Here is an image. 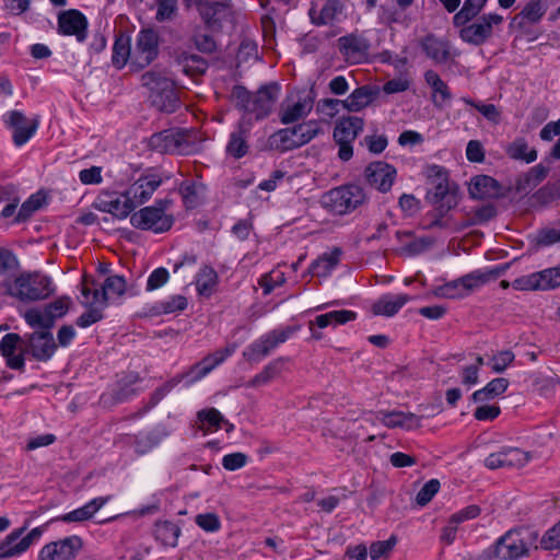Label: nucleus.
Listing matches in <instances>:
<instances>
[{
  "mask_svg": "<svg viewBox=\"0 0 560 560\" xmlns=\"http://www.w3.org/2000/svg\"><path fill=\"white\" fill-rule=\"evenodd\" d=\"M30 347L33 357L39 361L49 360L56 351V343L49 331L33 332L30 337Z\"/></svg>",
  "mask_w": 560,
  "mask_h": 560,
  "instance_id": "72a5a7b5",
  "label": "nucleus"
},
{
  "mask_svg": "<svg viewBox=\"0 0 560 560\" xmlns=\"http://www.w3.org/2000/svg\"><path fill=\"white\" fill-rule=\"evenodd\" d=\"M132 47L130 38L125 35H120L116 38L113 46L112 63L115 68L121 69L128 62L131 66Z\"/></svg>",
  "mask_w": 560,
  "mask_h": 560,
  "instance_id": "de8ad7c7",
  "label": "nucleus"
},
{
  "mask_svg": "<svg viewBox=\"0 0 560 560\" xmlns=\"http://www.w3.org/2000/svg\"><path fill=\"white\" fill-rule=\"evenodd\" d=\"M176 65L184 74L191 78L202 74L208 67L203 58L188 52H180L176 58Z\"/></svg>",
  "mask_w": 560,
  "mask_h": 560,
  "instance_id": "a19ab883",
  "label": "nucleus"
},
{
  "mask_svg": "<svg viewBox=\"0 0 560 560\" xmlns=\"http://www.w3.org/2000/svg\"><path fill=\"white\" fill-rule=\"evenodd\" d=\"M433 294L436 298H444V299H462L467 296L464 288L462 287L460 279H456L450 282H446L442 285H436L433 289Z\"/></svg>",
  "mask_w": 560,
  "mask_h": 560,
  "instance_id": "6e6d98bb",
  "label": "nucleus"
},
{
  "mask_svg": "<svg viewBox=\"0 0 560 560\" xmlns=\"http://www.w3.org/2000/svg\"><path fill=\"white\" fill-rule=\"evenodd\" d=\"M375 420L387 428H402L412 430L420 427L421 419L411 412L380 410L375 413Z\"/></svg>",
  "mask_w": 560,
  "mask_h": 560,
  "instance_id": "c756f323",
  "label": "nucleus"
},
{
  "mask_svg": "<svg viewBox=\"0 0 560 560\" xmlns=\"http://www.w3.org/2000/svg\"><path fill=\"white\" fill-rule=\"evenodd\" d=\"M469 195L475 199H492L501 194V187L495 179L487 175H478L470 179Z\"/></svg>",
  "mask_w": 560,
  "mask_h": 560,
  "instance_id": "473e14b6",
  "label": "nucleus"
},
{
  "mask_svg": "<svg viewBox=\"0 0 560 560\" xmlns=\"http://www.w3.org/2000/svg\"><path fill=\"white\" fill-rule=\"evenodd\" d=\"M295 128L299 132V139L302 141L303 145L322 132L320 124L317 120L305 121L295 126Z\"/></svg>",
  "mask_w": 560,
  "mask_h": 560,
  "instance_id": "0e129e2a",
  "label": "nucleus"
},
{
  "mask_svg": "<svg viewBox=\"0 0 560 560\" xmlns=\"http://www.w3.org/2000/svg\"><path fill=\"white\" fill-rule=\"evenodd\" d=\"M425 175L431 179L427 199L431 203H439L448 194V179L445 170L440 165H430L425 168Z\"/></svg>",
  "mask_w": 560,
  "mask_h": 560,
  "instance_id": "c85d7f7f",
  "label": "nucleus"
},
{
  "mask_svg": "<svg viewBox=\"0 0 560 560\" xmlns=\"http://www.w3.org/2000/svg\"><path fill=\"white\" fill-rule=\"evenodd\" d=\"M2 122L12 131V140L16 147H23L36 133L39 127L37 116L26 117L20 110H9L2 115Z\"/></svg>",
  "mask_w": 560,
  "mask_h": 560,
  "instance_id": "f8f14e48",
  "label": "nucleus"
},
{
  "mask_svg": "<svg viewBox=\"0 0 560 560\" xmlns=\"http://www.w3.org/2000/svg\"><path fill=\"white\" fill-rule=\"evenodd\" d=\"M132 47L131 68L141 70L149 66L159 52V35L153 30H141Z\"/></svg>",
  "mask_w": 560,
  "mask_h": 560,
  "instance_id": "ddd939ff",
  "label": "nucleus"
},
{
  "mask_svg": "<svg viewBox=\"0 0 560 560\" xmlns=\"http://www.w3.org/2000/svg\"><path fill=\"white\" fill-rule=\"evenodd\" d=\"M203 21L212 28H218L232 21L233 11L226 0H200L197 4Z\"/></svg>",
  "mask_w": 560,
  "mask_h": 560,
  "instance_id": "4be33fe9",
  "label": "nucleus"
},
{
  "mask_svg": "<svg viewBox=\"0 0 560 560\" xmlns=\"http://www.w3.org/2000/svg\"><path fill=\"white\" fill-rule=\"evenodd\" d=\"M396 542L397 540L394 536L386 540L374 541L369 548V556L371 560H380L381 558L388 557Z\"/></svg>",
  "mask_w": 560,
  "mask_h": 560,
  "instance_id": "680f3d73",
  "label": "nucleus"
},
{
  "mask_svg": "<svg viewBox=\"0 0 560 560\" xmlns=\"http://www.w3.org/2000/svg\"><path fill=\"white\" fill-rule=\"evenodd\" d=\"M376 95V91L369 86L363 85L353 90L350 95L342 100L343 109L357 113L368 107Z\"/></svg>",
  "mask_w": 560,
  "mask_h": 560,
  "instance_id": "4c0bfd02",
  "label": "nucleus"
},
{
  "mask_svg": "<svg viewBox=\"0 0 560 560\" xmlns=\"http://www.w3.org/2000/svg\"><path fill=\"white\" fill-rule=\"evenodd\" d=\"M171 206L170 199L155 200L153 205L135 211L130 217V223L138 230L155 234L165 233L174 224V215L170 212Z\"/></svg>",
  "mask_w": 560,
  "mask_h": 560,
  "instance_id": "f03ea898",
  "label": "nucleus"
},
{
  "mask_svg": "<svg viewBox=\"0 0 560 560\" xmlns=\"http://www.w3.org/2000/svg\"><path fill=\"white\" fill-rule=\"evenodd\" d=\"M364 121L360 117H342L336 124L334 139L337 143H352L362 131Z\"/></svg>",
  "mask_w": 560,
  "mask_h": 560,
  "instance_id": "2f4dec72",
  "label": "nucleus"
},
{
  "mask_svg": "<svg viewBox=\"0 0 560 560\" xmlns=\"http://www.w3.org/2000/svg\"><path fill=\"white\" fill-rule=\"evenodd\" d=\"M88 20L79 10H67L58 15V32L65 36H75L78 42L86 38Z\"/></svg>",
  "mask_w": 560,
  "mask_h": 560,
  "instance_id": "5701e85b",
  "label": "nucleus"
},
{
  "mask_svg": "<svg viewBox=\"0 0 560 560\" xmlns=\"http://www.w3.org/2000/svg\"><path fill=\"white\" fill-rule=\"evenodd\" d=\"M506 153L510 158L526 163H532L537 159L536 150L530 149L524 138H517L511 142L506 149Z\"/></svg>",
  "mask_w": 560,
  "mask_h": 560,
  "instance_id": "864d4df0",
  "label": "nucleus"
},
{
  "mask_svg": "<svg viewBox=\"0 0 560 560\" xmlns=\"http://www.w3.org/2000/svg\"><path fill=\"white\" fill-rule=\"evenodd\" d=\"M364 200V192L358 186H341L326 192L322 205L334 214H346L353 211Z\"/></svg>",
  "mask_w": 560,
  "mask_h": 560,
  "instance_id": "6e6552de",
  "label": "nucleus"
},
{
  "mask_svg": "<svg viewBox=\"0 0 560 560\" xmlns=\"http://www.w3.org/2000/svg\"><path fill=\"white\" fill-rule=\"evenodd\" d=\"M188 305L187 298L182 294L166 296L148 306L151 316L172 315L184 311Z\"/></svg>",
  "mask_w": 560,
  "mask_h": 560,
  "instance_id": "f704fd0d",
  "label": "nucleus"
},
{
  "mask_svg": "<svg viewBox=\"0 0 560 560\" xmlns=\"http://www.w3.org/2000/svg\"><path fill=\"white\" fill-rule=\"evenodd\" d=\"M26 527L12 530L0 541V559L15 558L25 553L37 544L43 535L40 527H35L25 534Z\"/></svg>",
  "mask_w": 560,
  "mask_h": 560,
  "instance_id": "9b49d317",
  "label": "nucleus"
},
{
  "mask_svg": "<svg viewBox=\"0 0 560 560\" xmlns=\"http://www.w3.org/2000/svg\"><path fill=\"white\" fill-rule=\"evenodd\" d=\"M313 98L307 94L289 97L281 108V122L291 124L306 117L313 109Z\"/></svg>",
  "mask_w": 560,
  "mask_h": 560,
  "instance_id": "393cba45",
  "label": "nucleus"
},
{
  "mask_svg": "<svg viewBox=\"0 0 560 560\" xmlns=\"http://www.w3.org/2000/svg\"><path fill=\"white\" fill-rule=\"evenodd\" d=\"M301 325L280 326L269 332L260 336L250 343L244 351L243 357L248 362H259L266 358L273 349L284 343L298 331Z\"/></svg>",
  "mask_w": 560,
  "mask_h": 560,
  "instance_id": "423d86ee",
  "label": "nucleus"
},
{
  "mask_svg": "<svg viewBox=\"0 0 560 560\" xmlns=\"http://www.w3.org/2000/svg\"><path fill=\"white\" fill-rule=\"evenodd\" d=\"M365 175L371 186L386 192L393 186L396 177V170L393 165L378 161L371 163L366 167Z\"/></svg>",
  "mask_w": 560,
  "mask_h": 560,
  "instance_id": "a878e982",
  "label": "nucleus"
},
{
  "mask_svg": "<svg viewBox=\"0 0 560 560\" xmlns=\"http://www.w3.org/2000/svg\"><path fill=\"white\" fill-rule=\"evenodd\" d=\"M125 292V278L117 275L109 276L100 289H91L84 283L81 290V303L106 306L108 303L119 300Z\"/></svg>",
  "mask_w": 560,
  "mask_h": 560,
  "instance_id": "9d476101",
  "label": "nucleus"
},
{
  "mask_svg": "<svg viewBox=\"0 0 560 560\" xmlns=\"http://www.w3.org/2000/svg\"><path fill=\"white\" fill-rule=\"evenodd\" d=\"M109 497L94 498L86 502L84 505L63 514L60 516V520L66 523H79L90 520L109 501Z\"/></svg>",
  "mask_w": 560,
  "mask_h": 560,
  "instance_id": "c9c22d12",
  "label": "nucleus"
},
{
  "mask_svg": "<svg viewBox=\"0 0 560 560\" xmlns=\"http://www.w3.org/2000/svg\"><path fill=\"white\" fill-rule=\"evenodd\" d=\"M509 387V381L498 377L490 381L485 387L476 390L471 398L475 402H485L503 395Z\"/></svg>",
  "mask_w": 560,
  "mask_h": 560,
  "instance_id": "a18cd8bd",
  "label": "nucleus"
},
{
  "mask_svg": "<svg viewBox=\"0 0 560 560\" xmlns=\"http://www.w3.org/2000/svg\"><path fill=\"white\" fill-rule=\"evenodd\" d=\"M270 144L276 150L282 152L303 145L302 141L299 139V132L295 126L292 128H283L275 132L270 137Z\"/></svg>",
  "mask_w": 560,
  "mask_h": 560,
  "instance_id": "58836bf2",
  "label": "nucleus"
},
{
  "mask_svg": "<svg viewBox=\"0 0 560 560\" xmlns=\"http://www.w3.org/2000/svg\"><path fill=\"white\" fill-rule=\"evenodd\" d=\"M89 307L86 312H84L78 319L77 325L81 328H88L94 323L101 320L103 318L102 311L105 306L96 305V304H83Z\"/></svg>",
  "mask_w": 560,
  "mask_h": 560,
  "instance_id": "e2e57ef3",
  "label": "nucleus"
},
{
  "mask_svg": "<svg viewBox=\"0 0 560 560\" xmlns=\"http://www.w3.org/2000/svg\"><path fill=\"white\" fill-rule=\"evenodd\" d=\"M411 300L412 298L406 293L384 294L373 303L372 313L377 316L392 317Z\"/></svg>",
  "mask_w": 560,
  "mask_h": 560,
  "instance_id": "7c9ffc66",
  "label": "nucleus"
},
{
  "mask_svg": "<svg viewBox=\"0 0 560 560\" xmlns=\"http://www.w3.org/2000/svg\"><path fill=\"white\" fill-rule=\"evenodd\" d=\"M515 360V354L511 350H502L494 354H492L487 364L491 368V370L494 373H502L504 372L509 366L512 365V363Z\"/></svg>",
  "mask_w": 560,
  "mask_h": 560,
  "instance_id": "13d9d810",
  "label": "nucleus"
},
{
  "mask_svg": "<svg viewBox=\"0 0 560 560\" xmlns=\"http://www.w3.org/2000/svg\"><path fill=\"white\" fill-rule=\"evenodd\" d=\"M81 547V538L70 536L43 546L38 552V560H72Z\"/></svg>",
  "mask_w": 560,
  "mask_h": 560,
  "instance_id": "412c9836",
  "label": "nucleus"
},
{
  "mask_svg": "<svg viewBox=\"0 0 560 560\" xmlns=\"http://www.w3.org/2000/svg\"><path fill=\"white\" fill-rule=\"evenodd\" d=\"M308 16L316 26H335L347 19L345 4L339 0H326L323 3L313 2Z\"/></svg>",
  "mask_w": 560,
  "mask_h": 560,
  "instance_id": "f3484780",
  "label": "nucleus"
},
{
  "mask_svg": "<svg viewBox=\"0 0 560 560\" xmlns=\"http://www.w3.org/2000/svg\"><path fill=\"white\" fill-rule=\"evenodd\" d=\"M195 523L207 533H217L221 529V520L217 513L208 512L197 514Z\"/></svg>",
  "mask_w": 560,
  "mask_h": 560,
  "instance_id": "052dcab7",
  "label": "nucleus"
},
{
  "mask_svg": "<svg viewBox=\"0 0 560 560\" xmlns=\"http://www.w3.org/2000/svg\"><path fill=\"white\" fill-rule=\"evenodd\" d=\"M279 96V88L275 84L264 86L256 93H249L242 86H235L232 98L235 105L244 112L245 122L253 116L256 120L267 117Z\"/></svg>",
  "mask_w": 560,
  "mask_h": 560,
  "instance_id": "f257e3e1",
  "label": "nucleus"
},
{
  "mask_svg": "<svg viewBox=\"0 0 560 560\" xmlns=\"http://www.w3.org/2000/svg\"><path fill=\"white\" fill-rule=\"evenodd\" d=\"M199 428L205 433L218 431L223 423H228L221 412L215 408L202 409L197 413Z\"/></svg>",
  "mask_w": 560,
  "mask_h": 560,
  "instance_id": "09e8293b",
  "label": "nucleus"
},
{
  "mask_svg": "<svg viewBox=\"0 0 560 560\" xmlns=\"http://www.w3.org/2000/svg\"><path fill=\"white\" fill-rule=\"evenodd\" d=\"M170 279V273L166 268L159 267L154 269L148 277L145 289L147 291H154L162 288Z\"/></svg>",
  "mask_w": 560,
  "mask_h": 560,
  "instance_id": "774afa93",
  "label": "nucleus"
},
{
  "mask_svg": "<svg viewBox=\"0 0 560 560\" xmlns=\"http://www.w3.org/2000/svg\"><path fill=\"white\" fill-rule=\"evenodd\" d=\"M177 11V0H156L155 19L159 22L173 19Z\"/></svg>",
  "mask_w": 560,
  "mask_h": 560,
  "instance_id": "338daca9",
  "label": "nucleus"
},
{
  "mask_svg": "<svg viewBox=\"0 0 560 560\" xmlns=\"http://www.w3.org/2000/svg\"><path fill=\"white\" fill-rule=\"evenodd\" d=\"M488 0H465L462 9L454 15L456 26L465 25L472 21L486 7Z\"/></svg>",
  "mask_w": 560,
  "mask_h": 560,
  "instance_id": "3c124183",
  "label": "nucleus"
},
{
  "mask_svg": "<svg viewBox=\"0 0 560 560\" xmlns=\"http://www.w3.org/2000/svg\"><path fill=\"white\" fill-rule=\"evenodd\" d=\"M19 268L16 255L4 247H0V275H8Z\"/></svg>",
  "mask_w": 560,
  "mask_h": 560,
  "instance_id": "69168bd1",
  "label": "nucleus"
},
{
  "mask_svg": "<svg viewBox=\"0 0 560 560\" xmlns=\"http://www.w3.org/2000/svg\"><path fill=\"white\" fill-rule=\"evenodd\" d=\"M371 43L363 33L353 32L338 39V49L351 65L363 63L369 59Z\"/></svg>",
  "mask_w": 560,
  "mask_h": 560,
  "instance_id": "a211bd4d",
  "label": "nucleus"
},
{
  "mask_svg": "<svg viewBox=\"0 0 560 560\" xmlns=\"http://www.w3.org/2000/svg\"><path fill=\"white\" fill-rule=\"evenodd\" d=\"M513 288L520 291H549L558 289L560 288V267H550L521 276L513 281Z\"/></svg>",
  "mask_w": 560,
  "mask_h": 560,
  "instance_id": "4468645a",
  "label": "nucleus"
},
{
  "mask_svg": "<svg viewBox=\"0 0 560 560\" xmlns=\"http://www.w3.org/2000/svg\"><path fill=\"white\" fill-rule=\"evenodd\" d=\"M149 144L160 153L188 154L192 150L189 135L184 130H163L153 135Z\"/></svg>",
  "mask_w": 560,
  "mask_h": 560,
  "instance_id": "dca6fc26",
  "label": "nucleus"
},
{
  "mask_svg": "<svg viewBox=\"0 0 560 560\" xmlns=\"http://www.w3.org/2000/svg\"><path fill=\"white\" fill-rule=\"evenodd\" d=\"M340 250L334 249L329 253H324L316 260H314L311 265V272L313 276L319 278L328 277L331 271L336 268L339 262Z\"/></svg>",
  "mask_w": 560,
  "mask_h": 560,
  "instance_id": "49530a36",
  "label": "nucleus"
},
{
  "mask_svg": "<svg viewBox=\"0 0 560 560\" xmlns=\"http://www.w3.org/2000/svg\"><path fill=\"white\" fill-rule=\"evenodd\" d=\"M422 48L427 56L436 63L446 62L450 58V46L447 42L434 36H427L422 42Z\"/></svg>",
  "mask_w": 560,
  "mask_h": 560,
  "instance_id": "c03bdc74",
  "label": "nucleus"
},
{
  "mask_svg": "<svg viewBox=\"0 0 560 560\" xmlns=\"http://www.w3.org/2000/svg\"><path fill=\"white\" fill-rule=\"evenodd\" d=\"M24 319L33 328L49 329L54 322L44 308H31L25 312Z\"/></svg>",
  "mask_w": 560,
  "mask_h": 560,
  "instance_id": "4d7b16f0",
  "label": "nucleus"
},
{
  "mask_svg": "<svg viewBox=\"0 0 560 560\" xmlns=\"http://www.w3.org/2000/svg\"><path fill=\"white\" fill-rule=\"evenodd\" d=\"M47 202L46 195L42 191H37L31 195L21 206L18 219L24 220L31 217L34 212L42 209Z\"/></svg>",
  "mask_w": 560,
  "mask_h": 560,
  "instance_id": "5fc2aeb1",
  "label": "nucleus"
},
{
  "mask_svg": "<svg viewBox=\"0 0 560 560\" xmlns=\"http://www.w3.org/2000/svg\"><path fill=\"white\" fill-rule=\"evenodd\" d=\"M546 12L547 3L545 0H530L512 19V24L523 33H527L532 26L538 24L542 20Z\"/></svg>",
  "mask_w": 560,
  "mask_h": 560,
  "instance_id": "b1692460",
  "label": "nucleus"
},
{
  "mask_svg": "<svg viewBox=\"0 0 560 560\" xmlns=\"http://www.w3.org/2000/svg\"><path fill=\"white\" fill-rule=\"evenodd\" d=\"M0 353L4 358L8 368L12 370L24 369L25 359L21 351V337L18 334L10 332L2 337Z\"/></svg>",
  "mask_w": 560,
  "mask_h": 560,
  "instance_id": "bb28decb",
  "label": "nucleus"
},
{
  "mask_svg": "<svg viewBox=\"0 0 560 560\" xmlns=\"http://www.w3.org/2000/svg\"><path fill=\"white\" fill-rule=\"evenodd\" d=\"M180 194L187 208L198 206L202 195V186L192 182H185L180 186Z\"/></svg>",
  "mask_w": 560,
  "mask_h": 560,
  "instance_id": "bf43d9fd",
  "label": "nucleus"
},
{
  "mask_svg": "<svg viewBox=\"0 0 560 560\" xmlns=\"http://www.w3.org/2000/svg\"><path fill=\"white\" fill-rule=\"evenodd\" d=\"M424 79L432 90V101L434 105L440 108L446 107L452 100V93L447 84L433 70L427 71Z\"/></svg>",
  "mask_w": 560,
  "mask_h": 560,
  "instance_id": "e433bc0d",
  "label": "nucleus"
},
{
  "mask_svg": "<svg viewBox=\"0 0 560 560\" xmlns=\"http://www.w3.org/2000/svg\"><path fill=\"white\" fill-rule=\"evenodd\" d=\"M172 432L173 429L170 425L160 423L136 435L120 436L118 441L133 447L138 455H144L158 447Z\"/></svg>",
  "mask_w": 560,
  "mask_h": 560,
  "instance_id": "2eb2a0df",
  "label": "nucleus"
},
{
  "mask_svg": "<svg viewBox=\"0 0 560 560\" xmlns=\"http://www.w3.org/2000/svg\"><path fill=\"white\" fill-rule=\"evenodd\" d=\"M357 318V313L350 310H338L330 311L325 314H320L315 317L316 327L319 329L327 328L329 326L337 327L345 325Z\"/></svg>",
  "mask_w": 560,
  "mask_h": 560,
  "instance_id": "79ce46f5",
  "label": "nucleus"
},
{
  "mask_svg": "<svg viewBox=\"0 0 560 560\" xmlns=\"http://www.w3.org/2000/svg\"><path fill=\"white\" fill-rule=\"evenodd\" d=\"M55 291L50 277L40 273H22L9 287L11 295L21 301H37L48 298Z\"/></svg>",
  "mask_w": 560,
  "mask_h": 560,
  "instance_id": "20e7f679",
  "label": "nucleus"
},
{
  "mask_svg": "<svg viewBox=\"0 0 560 560\" xmlns=\"http://www.w3.org/2000/svg\"><path fill=\"white\" fill-rule=\"evenodd\" d=\"M529 544L522 532L510 530L488 547L482 560H517L527 556Z\"/></svg>",
  "mask_w": 560,
  "mask_h": 560,
  "instance_id": "39448f33",
  "label": "nucleus"
},
{
  "mask_svg": "<svg viewBox=\"0 0 560 560\" xmlns=\"http://www.w3.org/2000/svg\"><path fill=\"white\" fill-rule=\"evenodd\" d=\"M504 22V18L497 12L485 13L477 18L474 22L460 25V38L472 45H482L490 37L494 31L499 28Z\"/></svg>",
  "mask_w": 560,
  "mask_h": 560,
  "instance_id": "1a4fd4ad",
  "label": "nucleus"
},
{
  "mask_svg": "<svg viewBox=\"0 0 560 560\" xmlns=\"http://www.w3.org/2000/svg\"><path fill=\"white\" fill-rule=\"evenodd\" d=\"M155 538L166 547H176L180 535V528L172 522L163 521L155 524Z\"/></svg>",
  "mask_w": 560,
  "mask_h": 560,
  "instance_id": "8fccbe9b",
  "label": "nucleus"
},
{
  "mask_svg": "<svg viewBox=\"0 0 560 560\" xmlns=\"http://www.w3.org/2000/svg\"><path fill=\"white\" fill-rule=\"evenodd\" d=\"M141 81L142 85L150 91V98L155 107L168 113L175 110L178 103L175 84L166 71L153 69L145 72Z\"/></svg>",
  "mask_w": 560,
  "mask_h": 560,
  "instance_id": "7ed1b4c3",
  "label": "nucleus"
},
{
  "mask_svg": "<svg viewBox=\"0 0 560 560\" xmlns=\"http://www.w3.org/2000/svg\"><path fill=\"white\" fill-rule=\"evenodd\" d=\"M282 366L283 362L280 359L269 362L259 373L247 382L246 387L259 388L268 385L281 374Z\"/></svg>",
  "mask_w": 560,
  "mask_h": 560,
  "instance_id": "37998d69",
  "label": "nucleus"
},
{
  "mask_svg": "<svg viewBox=\"0 0 560 560\" xmlns=\"http://www.w3.org/2000/svg\"><path fill=\"white\" fill-rule=\"evenodd\" d=\"M250 126L245 122V117L241 119L237 127L230 133L225 145V153L233 159H241L248 153V132Z\"/></svg>",
  "mask_w": 560,
  "mask_h": 560,
  "instance_id": "cd10ccee",
  "label": "nucleus"
},
{
  "mask_svg": "<svg viewBox=\"0 0 560 560\" xmlns=\"http://www.w3.org/2000/svg\"><path fill=\"white\" fill-rule=\"evenodd\" d=\"M219 277L210 266H202L195 277L196 291L199 295L210 296L215 291Z\"/></svg>",
  "mask_w": 560,
  "mask_h": 560,
  "instance_id": "ea45409f",
  "label": "nucleus"
},
{
  "mask_svg": "<svg viewBox=\"0 0 560 560\" xmlns=\"http://www.w3.org/2000/svg\"><path fill=\"white\" fill-rule=\"evenodd\" d=\"M93 208L105 213H109L118 219L127 218L135 208L129 202L126 191L118 194L116 191H101L93 201Z\"/></svg>",
  "mask_w": 560,
  "mask_h": 560,
  "instance_id": "6ab92c4d",
  "label": "nucleus"
},
{
  "mask_svg": "<svg viewBox=\"0 0 560 560\" xmlns=\"http://www.w3.org/2000/svg\"><path fill=\"white\" fill-rule=\"evenodd\" d=\"M237 349L236 343H229L213 353L205 357L200 362L195 364L185 375L187 383L191 384L207 376L217 366L228 360Z\"/></svg>",
  "mask_w": 560,
  "mask_h": 560,
  "instance_id": "aec40b11",
  "label": "nucleus"
},
{
  "mask_svg": "<svg viewBox=\"0 0 560 560\" xmlns=\"http://www.w3.org/2000/svg\"><path fill=\"white\" fill-rule=\"evenodd\" d=\"M168 178L170 176L160 170H145L125 190L129 202L135 209L145 203L152 198L156 189Z\"/></svg>",
  "mask_w": 560,
  "mask_h": 560,
  "instance_id": "0eeeda50",
  "label": "nucleus"
},
{
  "mask_svg": "<svg viewBox=\"0 0 560 560\" xmlns=\"http://www.w3.org/2000/svg\"><path fill=\"white\" fill-rule=\"evenodd\" d=\"M493 276L494 273L491 270L477 269L460 277L459 279L466 295H468L485 285Z\"/></svg>",
  "mask_w": 560,
  "mask_h": 560,
  "instance_id": "603ef678",
  "label": "nucleus"
}]
</instances>
